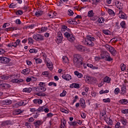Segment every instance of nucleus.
<instances>
[{
	"mask_svg": "<svg viewBox=\"0 0 128 128\" xmlns=\"http://www.w3.org/2000/svg\"><path fill=\"white\" fill-rule=\"evenodd\" d=\"M29 52L31 54H36V52H38V50H36L35 48H32L30 49Z\"/></svg>",
	"mask_w": 128,
	"mask_h": 128,
	"instance_id": "obj_48",
	"label": "nucleus"
},
{
	"mask_svg": "<svg viewBox=\"0 0 128 128\" xmlns=\"http://www.w3.org/2000/svg\"><path fill=\"white\" fill-rule=\"evenodd\" d=\"M104 34H106V36H110V31L108 30H102Z\"/></svg>",
	"mask_w": 128,
	"mask_h": 128,
	"instance_id": "obj_49",
	"label": "nucleus"
},
{
	"mask_svg": "<svg viewBox=\"0 0 128 128\" xmlns=\"http://www.w3.org/2000/svg\"><path fill=\"white\" fill-rule=\"evenodd\" d=\"M57 34V37L56 40V42L57 44H61L64 38V36H62V32H58Z\"/></svg>",
	"mask_w": 128,
	"mask_h": 128,
	"instance_id": "obj_8",
	"label": "nucleus"
},
{
	"mask_svg": "<svg viewBox=\"0 0 128 128\" xmlns=\"http://www.w3.org/2000/svg\"><path fill=\"white\" fill-rule=\"evenodd\" d=\"M32 90V89L31 88H24L23 89L22 92H28V94H30Z\"/></svg>",
	"mask_w": 128,
	"mask_h": 128,
	"instance_id": "obj_39",
	"label": "nucleus"
},
{
	"mask_svg": "<svg viewBox=\"0 0 128 128\" xmlns=\"http://www.w3.org/2000/svg\"><path fill=\"white\" fill-rule=\"evenodd\" d=\"M28 44H34V39L32 38H28Z\"/></svg>",
	"mask_w": 128,
	"mask_h": 128,
	"instance_id": "obj_51",
	"label": "nucleus"
},
{
	"mask_svg": "<svg viewBox=\"0 0 128 128\" xmlns=\"http://www.w3.org/2000/svg\"><path fill=\"white\" fill-rule=\"evenodd\" d=\"M62 78L65 80H72V76L68 74H64L62 76Z\"/></svg>",
	"mask_w": 128,
	"mask_h": 128,
	"instance_id": "obj_16",
	"label": "nucleus"
},
{
	"mask_svg": "<svg viewBox=\"0 0 128 128\" xmlns=\"http://www.w3.org/2000/svg\"><path fill=\"white\" fill-rule=\"evenodd\" d=\"M46 66L50 70H52L54 66H52V62H49V63H47Z\"/></svg>",
	"mask_w": 128,
	"mask_h": 128,
	"instance_id": "obj_35",
	"label": "nucleus"
},
{
	"mask_svg": "<svg viewBox=\"0 0 128 128\" xmlns=\"http://www.w3.org/2000/svg\"><path fill=\"white\" fill-rule=\"evenodd\" d=\"M9 8H16V4H14V3H12L10 4Z\"/></svg>",
	"mask_w": 128,
	"mask_h": 128,
	"instance_id": "obj_54",
	"label": "nucleus"
},
{
	"mask_svg": "<svg viewBox=\"0 0 128 128\" xmlns=\"http://www.w3.org/2000/svg\"><path fill=\"white\" fill-rule=\"evenodd\" d=\"M16 16H22L24 14V11L22 10H18L16 12Z\"/></svg>",
	"mask_w": 128,
	"mask_h": 128,
	"instance_id": "obj_47",
	"label": "nucleus"
},
{
	"mask_svg": "<svg viewBox=\"0 0 128 128\" xmlns=\"http://www.w3.org/2000/svg\"><path fill=\"white\" fill-rule=\"evenodd\" d=\"M121 94H126V86L124 84L121 85Z\"/></svg>",
	"mask_w": 128,
	"mask_h": 128,
	"instance_id": "obj_14",
	"label": "nucleus"
},
{
	"mask_svg": "<svg viewBox=\"0 0 128 128\" xmlns=\"http://www.w3.org/2000/svg\"><path fill=\"white\" fill-rule=\"evenodd\" d=\"M62 62L64 64H68V58L66 56H63Z\"/></svg>",
	"mask_w": 128,
	"mask_h": 128,
	"instance_id": "obj_43",
	"label": "nucleus"
},
{
	"mask_svg": "<svg viewBox=\"0 0 128 128\" xmlns=\"http://www.w3.org/2000/svg\"><path fill=\"white\" fill-rule=\"evenodd\" d=\"M36 96H46V94L42 92H37L36 94Z\"/></svg>",
	"mask_w": 128,
	"mask_h": 128,
	"instance_id": "obj_29",
	"label": "nucleus"
},
{
	"mask_svg": "<svg viewBox=\"0 0 128 128\" xmlns=\"http://www.w3.org/2000/svg\"><path fill=\"white\" fill-rule=\"evenodd\" d=\"M68 124H69L70 126H78V122L76 121L68 122Z\"/></svg>",
	"mask_w": 128,
	"mask_h": 128,
	"instance_id": "obj_36",
	"label": "nucleus"
},
{
	"mask_svg": "<svg viewBox=\"0 0 128 128\" xmlns=\"http://www.w3.org/2000/svg\"><path fill=\"white\" fill-rule=\"evenodd\" d=\"M104 102H110V98H107L105 99H103Z\"/></svg>",
	"mask_w": 128,
	"mask_h": 128,
	"instance_id": "obj_62",
	"label": "nucleus"
},
{
	"mask_svg": "<svg viewBox=\"0 0 128 128\" xmlns=\"http://www.w3.org/2000/svg\"><path fill=\"white\" fill-rule=\"evenodd\" d=\"M32 38L37 42H42L44 40V36L40 34H34Z\"/></svg>",
	"mask_w": 128,
	"mask_h": 128,
	"instance_id": "obj_7",
	"label": "nucleus"
},
{
	"mask_svg": "<svg viewBox=\"0 0 128 128\" xmlns=\"http://www.w3.org/2000/svg\"><path fill=\"white\" fill-rule=\"evenodd\" d=\"M120 122L123 126H126V124H128V121L126 120V119L122 118L120 119Z\"/></svg>",
	"mask_w": 128,
	"mask_h": 128,
	"instance_id": "obj_27",
	"label": "nucleus"
},
{
	"mask_svg": "<svg viewBox=\"0 0 128 128\" xmlns=\"http://www.w3.org/2000/svg\"><path fill=\"white\" fill-rule=\"evenodd\" d=\"M120 68H121V70H122V72H124V70H126V66L124 65V64H121L120 66Z\"/></svg>",
	"mask_w": 128,
	"mask_h": 128,
	"instance_id": "obj_50",
	"label": "nucleus"
},
{
	"mask_svg": "<svg viewBox=\"0 0 128 128\" xmlns=\"http://www.w3.org/2000/svg\"><path fill=\"white\" fill-rule=\"evenodd\" d=\"M48 30V27L46 26H44L42 27L41 28L39 29V34H42V32H46Z\"/></svg>",
	"mask_w": 128,
	"mask_h": 128,
	"instance_id": "obj_22",
	"label": "nucleus"
},
{
	"mask_svg": "<svg viewBox=\"0 0 128 128\" xmlns=\"http://www.w3.org/2000/svg\"><path fill=\"white\" fill-rule=\"evenodd\" d=\"M120 103L122 104H128V100L126 99H121L120 100Z\"/></svg>",
	"mask_w": 128,
	"mask_h": 128,
	"instance_id": "obj_41",
	"label": "nucleus"
},
{
	"mask_svg": "<svg viewBox=\"0 0 128 128\" xmlns=\"http://www.w3.org/2000/svg\"><path fill=\"white\" fill-rule=\"evenodd\" d=\"M42 14H44V11H42L40 10H38L35 12L36 16H42Z\"/></svg>",
	"mask_w": 128,
	"mask_h": 128,
	"instance_id": "obj_20",
	"label": "nucleus"
},
{
	"mask_svg": "<svg viewBox=\"0 0 128 128\" xmlns=\"http://www.w3.org/2000/svg\"><path fill=\"white\" fill-rule=\"evenodd\" d=\"M108 12L111 16L114 17V16H116V13H114V10H112V9L108 8Z\"/></svg>",
	"mask_w": 128,
	"mask_h": 128,
	"instance_id": "obj_28",
	"label": "nucleus"
},
{
	"mask_svg": "<svg viewBox=\"0 0 128 128\" xmlns=\"http://www.w3.org/2000/svg\"><path fill=\"white\" fill-rule=\"evenodd\" d=\"M76 48L78 50H79V52H84L86 50V47L82 46V45H76Z\"/></svg>",
	"mask_w": 128,
	"mask_h": 128,
	"instance_id": "obj_15",
	"label": "nucleus"
},
{
	"mask_svg": "<svg viewBox=\"0 0 128 128\" xmlns=\"http://www.w3.org/2000/svg\"><path fill=\"white\" fill-rule=\"evenodd\" d=\"M87 66H88V68H92V70H98V67L94 66L92 64H88V63L87 64Z\"/></svg>",
	"mask_w": 128,
	"mask_h": 128,
	"instance_id": "obj_30",
	"label": "nucleus"
},
{
	"mask_svg": "<svg viewBox=\"0 0 128 128\" xmlns=\"http://www.w3.org/2000/svg\"><path fill=\"white\" fill-rule=\"evenodd\" d=\"M22 74H23L26 76V74H30V69L28 68H26V69H24L22 72Z\"/></svg>",
	"mask_w": 128,
	"mask_h": 128,
	"instance_id": "obj_33",
	"label": "nucleus"
},
{
	"mask_svg": "<svg viewBox=\"0 0 128 128\" xmlns=\"http://www.w3.org/2000/svg\"><path fill=\"white\" fill-rule=\"evenodd\" d=\"M44 107L42 106L39 108L38 109H37V111L39 112H44Z\"/></svg>",
	"mask_w": 128,
	"mask_h": 128,
	"instance_id": "obj_59",
	"label": "nucleus"
},
{
	"mask_svg": "<svg viewBox=\"0 0 128 128\" xmlns=\"http://www.w3.org/2000/svg\"><path fill=\"white\" fill-rule=\"evenodd\" d=\"M48 86H56V83L54 82H50L48 84Z\"/></svg>",
	"mask_w": 128,
	"mask_h": 128,
	"instance_id": "obj_58",
	"label": "nucleus"
},
{
	"mask_svg": "<svg viewBox=\"0 0 128 128\" xmlns=\"http://www.w3.org/2000/svg\"><path fill=\"white\" fill-rule=\"evenodd\" d=\"M44 124V121L42 120H38L35 122H34V124L36 126V128H38V126H42Z\"/></svg>",
	"mask_w": 128,
	"mask_h": 128,
	"instance_id": "obj_18",
	"label": "nucleus"
},
{
	"mask_svg": "<svg viewBox=\"0 0 128 128\" xmlns=\"http://www.w3.org/2000/svg\"><path fill=\"white\" fill-rule=\"evenodd\" d=\"M94 16V10H90L88 12V18H92Z\"/></svg>",
	"mask_w": 128,
	"mask_h": 128,
	"instance_id": "obj_32",
	"label": "nucleus"
},
{
	"mask_svg": "<svg viewBox=\"0 0 128 128\" xmlns=\"http://www.w3.org/2000/svg\"><path fill=\"white\" fill-rule=\"evenodd\" d=\"M73 64L76 68H80L84 62H82V56L80 54H76L73 56L72 59Z\"/></svg>",
	"mask_w": 128,
	"mask_h": 128,
	"instance_id": "obj_1",
	"label": "nucleus"
},
{
	"mask_svg": "<svg viewBox=\"0 0 128 128\" xmlns=\"http://www.w3.org/2000/svg\"><path fill=\"white\" fill-rule=\"evenodd\" d=\"M10 58L4 56H0V62L2 64H8L10 62Z\"/></svg>",
	"mask_w": 128,
	"mask_h": 128,
	"instance_id": "obj_9",
	"label": "nucleus"
},
{
	"mask_svg": "<svg viewBox=\"0 0 128 128\" xmlns=\"http://www.w3.org/2000/svg\"><path fill=\"white\" fill-rule=\"evenodd\" d=\"M120 88H115L114 90V94H118L120 93Z\"/></svg>",
	"mask_w": 128,
	"mask_h": 128,
	"instance_id": "obj_53",
	"label": "nucleus"
},
{
	"mask_svg": "<svg viewBox=\"0 0 128 128\" xmlns=\"http://www.w3.org/2000/svg\"><path fill=\"white\" fill-rule=\"evenodd\" d=\"M118 17L122 20H128V16L121 10L119 11Z\"/></svg>",
	"mask_w": 128,
	"mask_h": 128,
	"instance_id": "obj_11",
	"label": "nucleus"
},
{
	"mask_svg": "<svg viewBox=\"0 0 128 128\" xmlns=\"http://www.w3.org/2000/svg\"><path fill=\"white\" fill-rule=\"evenodd\" d=\"M74 74H75V76H76L78 78H82L84 76V75H82V74L81 73H80V72H78V71H75L74 72Z\"/></svg>",
	"mask_w": 128,
	"mask_h": 128,
	"instance_id": "obj_25",
	"label": "nucleus"
},
{
	"mask_svg": "<svg viewBox=\"0 0 128 128\" xmlns=\"http://www.w3.org/2000/svg\"><path fill=\"white\" fill-rule=\"evenodd\" d=\"M116 6L119 10H122L124 8V4L118 1L116 2Z\"/></svg>",
	"mask_w": 128,
	"mask_h": 128,
	"instance_id": "obj_17",
	"label": "nucleus"
},
{
	"mask_svg": "<svg viewBox=\"0 0 128 128\" xmlns=\"http://www.w3.org/2000/svg\"><path fill=\"white\" fill-rule=\"evenodd\" d=\"M104 56H102V58H104L105 56L106 60H107V62H112V60L113 59L110 57V53H108V52H104Z\"/></svg>",
	"mask_w": 128,
	"mask_h": 128,
	"instance_id": "obj_10",
	"label": "nucleus"
},
{
	"mask_svg": "<svg viewBox=\"0 0 128 128\" xmlns=\"http://www.w3.org/2000/svg\"><path fill=\"white\" fill-rule=\"evenodd\" d=\"M3 102L6 106H10V104H11L12 102V100H5L3 101Z\"/></svg>",
	"mask_w": 128,
	"mask_h": 128,
	"instance_id": "obj_42",
	"label": "nucleus"
},
{
	"mask_svg": "<svg viewBox=\"0 0 128 128\" xmlns=\"http://www.w3.org/2000/svg\"><path fill=\"white\" fill-rule=\"evenodd\" d=\"M22 112L20 109H16V110H14L13 112V114L18 115L20 114H22Z\"/></svg>",
	"mask_w": 128,
	"mask_h": 128,
	"instance_id": "obj_34",
	"label": "nucleus"
},
{
	"mask_svg": "<svg viewBox=\"0 0 128 128\" xmlns=\"http://www.w3.org/2000/svg\"><path fill=\"white\" fill-rule=\"evenodd\" d=\"M70 32V30L66 26H62L61 28V34H64V36L65 35L66 32Z\"/></svg>",
	"mask_w": 128,
	"mask_h": 128,
	"instance_id": "obj_12",
	"label": "nucleus"
},
{
	"mask_svg": "<svg viewBox=\"0 0 128 128\" xmlns=\"http://www.w3.org/2000/svg\"><path fill=\"white\" fill-rule=\"evenodd\" d=\"M65 38H67L69 42H74V40H76L74 38V35L72 34L71 31L70 30V32H66L65 33V35H64Z\"/></svg>",
	"mask_w": 128,
	"mask_h": 128,
	"instance_id": "obj_6",
	"label": "nucleus"
},
{
	"mask_svg": "<svg viewBox=\"0 0 128 128\" xmlns=\"http://www.w3.org/2000/svg\"><path fill=\"white\" fill-rule=\"evenodd\" d=\"M103 82H107V84H110V78L108 76L105 77L103 80Z\"/></svg>",
	"mask_w": 128,
	"mask_h": 128,
	"instance_id": "obj_37",
	"label": "nucleus"
},
{
	"mask_svg": "<svg viewBox=\"0 0 128 128\" xmlns=\"http://www.w3.org/2000/svg\"><path fill=\"white\" fill-rule=\"evenodd\" d=\"M22 24V21L20 19H16V24Z\"/></svg>",
	"mask_w": 128,
	"mask_h": 128,
	"instance_id": "obj_63",
	"label": "nucleus"
},
{
	"mask_svg": "<svg viewBox=\"0 0 128 128\" xmlns=\"http://www.w3.org/2000/svg\"><path fill=\"white\" fill-rule=\"evenodd\" d=\"M10 78V76L8 75H4L0 77V86H2V80H8Z\"/></svg>",
	"mask_w": 128,
	"mask_h": 128,
	"instance_id": "obj_13",
	"label": "nucleus"
},
{
	"mask_svg": "<svg viewBox=\"0 0 128 128\" xmlns=\"http://www.w3.org/2000/svg\"><path fill=\"white\" fill-rule=\"evenodd\" d=\"M120 26H122V28H126V26L125 21H122L120 23Z\"/></svg>",
	"mask_w": 128,
	"mask_h": 128,
	"instance_id": "obj_46",
	"label": "nucleus"
},
{
	"mask_svg": "<svg viewBox=\"0 0 128 128\" xmlns=\"http://www.w3.org/2000/svg\"><path fill=\"white\" fill-rule=\"evenodd\" d=\"M22 100H20L18 102L15 104L14 106V108H19V106H24Z\"/></svg>",
	"mask_w": 128,
	"mask_h": 128,
	"instance_id": "obj_21",
	"label": "nucleus"
},
{
	"mask_svg": "<svg viewBox=\"0 0 128 128\" xmlns=\"http://www.w3.org/2000/svg\"><path fill=\"white\" fill-rule=\"evenodd\" d=\"M36 64H42V60L40 58H34Z\"/></svg>",
	"mask_w": 128,
	"mask_h": 128,
	"instance_id": "obj_52",
	"label": "nucleus"
},
{
	"mask_svg": "<svg viewBox=\"0 0 128 128\" xmlns=\"http://www.w3.org/2000/svg\"><path fill=\"white\" fill-rule=\"evenodd\" d=\"M16 75H12L10 76V78L12 80L11 82L14 84H18V79L14 78Z\"/></svg>",
	"mask_w": 128,
	"mask_h": 128,
	"instance_id": "obj_23",
	"label": "nucleus"
},
{
	"mask_svg": "<svg viewBox=\"0 0 128 128\" xmlns=\"http://www.w3.org/2000/svg\"><path fill=\"white\" fill-rule=\"evenodd\" d=\"M68 16H72V14H74V12H72V10H69L68 11Z\"/></svg>",
	"mask_w": 128,
	"mask_h": 128,
	"instance_id": "obj_64",
	"label": "nucleus"
},
{
	"mask_svg": "<svg viewBox=\"0 0 128 128\" xmlns=\"http://www.w3.org/2000/svg\"><path fill=\"white\" fill-rule=\"evenodd\" d=\"M39 86L36 87V92H46V88L44 86H46L45 82H40L38 84Z\"/></svg>",
	"mask_w": 128,
	"mask_h": 128,
	"instance_id": "obj_4",
	"label": "nucleus"
},
{
	"mask_svg": "<svg viewBox=\"0 0 128 128\" xmlns=\"http://www.w3.org/2000/svg\"><path fill=\"white\" fill-rule=\"evenodd\" d=\"M110 91L108 90H101L100 92V94H108Z\"/></svg>",
	"mask_w": 128,
	"mask_h": 128,
	"instance_id": "obj_55",
	"label": "nucleus"
},
{
	"mask_svg": "<svg viewBox=\"0 0 128 128\" xmlns=\"http://www.w3.org/2000/svg\"><path fill=\"white\" fill-rule=\"evenodd\" d=\"M84 78H85V81L87 82L88 84H96V78L94 77H92L90 76H84Z\"/></svg>",
	"mask_w": 128,
	"mask_h": 128,
	"instance_id": "obj_3",
	"label": "nucleus"
},
{
	"mask_svg": "<svg viewBox=\"0 0 128 128\" xmlns=\"http://www.w3.org/2000/svg\"><path fill=\"white\" fill-rule=\"evenodd\" d=\"M98 22H99V24H104V18L103 17L100 18L98 20Z\"/></svg>",
	"mask_w": 128,
	"mask_h": 128,
	"instance_id": "obj_44",
	"label": "nucleus"
},
{
	"mask_svg": "<svg viewBox=\"0 0 128 128\" xmlns=\"http://www.w3.org/2000/svg\"><path fill=\"white\" fill-rule=\"evenodd\" d=\"M20 40L19 39L17 40L16 42L12 43V46L14 48H16L18 44H20Z\"/></svg>",
	"mask_w": 128,
	"mask_h": 128,
	"instance_id": "obj_38",
	"label": "nucleus"
},
{
	"mask_svg": "<svg viewBox=\"0 0 128 128\" xmlns=\"http://www.w3.org/2000/svg\"><path fill=\"white\" fill-rule=\"evenodd\" d=\"M66 91L64 90L62 92L61 94H60V96H62V97L66 96Z\"/></svg>",
	"mask_w": 128,
	"mask_h": 128,
	"instance_id": "obj_56",
	"label": "nucleus"
},
{
	"mask_svg": "<svg viewBox=\"0 0 128 128\" xmlns=\"http://www.w3.org/2000/svg\"><path fill=\"white\" fill-rule=\"evenodd\" d=\"M80 106H82V108H86V100H84V99L82 98L80 99Z\"/></svg>",
	"mask_w": 128,
	"mask_h": 128,
	"instance_id": "obj_19",
	"label": "nucleus"
},
{
	"mask_svg": "<svg viewBox=\"0 0 128 128\" xmlns=\"http://www.w3.org/2000/svg\"><path fill=\"white\" fill-rule=\"evenodd\" d=\"M56 13L54 12H50L48 14V16H50V18H56Z\"/></svg>",
	"mask_w": 128,
	"mask_h": 128,
	"instance_id": "obj_31",
	"label": "nucleus"
},
{
	"mask_svg": "<svg viewBox=\"0 0 128 128\" xmlns=\"http://www.w3.org/2000/svg\"><path fill=\"white\" fill-rule=\"evenodd\" d=\"M104 120L109 126H112V120H110V118L104 117Z\"/></svg>",
	"mask_w": 128,
	"mask_h": 128,
	"instance_id": "obj_26",
	"label": "nucleus"
},
{
	"mask_svg": "<svg viewBox=\"0 0 128 128\" xmlns=\"http://www.w3.org/2000/svg\"><path fill=\"white\" fill-rule=\"evenodd\" d=\"M107 50H108L110 52L113 56H115L116 54V48H114V47L110 46L108 44H106L105 46Z\"/></svg>",
	"mask_w": 128,
	"mask_h": 128,
	"instance_id": "obj_5",
	"label": "nucleus"
},
{
	"mask_svg": "<svg viewBox=\"0 0 128 128\" xmlns=\"http://www.w3.org/2000/svg\"><path fill=\"white\" fill-rule=\"evenodd\" d=\"M106 110H103L102 112H100V116H106Z\"/></svg>",
	"mask_w": 128,
	"mask_h": 128,
	"instance_id": "obj_60",
	"label": "nucleus"
},
{
	"mask_svg": "<svg viewBox=\"0 0 128 128\" xmlns=\"http://www.w3.org/2000/svg\"><path fill=\"white\" fill-rule=\"evenodd\" d=\"M42 74L43 76H48L50 75V74L48 73V72L45 71L42 72Z\"/></svg>",
	"mask_w": 128,
	"mask_h": 128,
	"instance_id": "obj_61",
	"label": "nucleus"
},
{
	"mask_svg": "<svg viewBox=\"0 0 128 128\" xmlns=\"http://www.w3.org/2000/svg\"><path fill=\"white\" fill-rule=\"evenodd\" d=\"M1 88H10V86L9 84H2L1 85Z\"/></svg>",
	"mask_w": 128,
	"mask_h": 128,
	"instance_id": "obj_40",
	"label": "nucleus"
},
{
	"mask_svg": "<svg viewBox=\"0 0 128 128\" xmlns=\"http://www.w3.org/2000/svg\"><path fill=\"white\" fill-rule=\"evenodd\" d=\"M34 104H42V100L41 99H35L33 100Z\"/></svg>",
	"mask_w": 128,
	"mask_h": 128,
	"instance_id": "obj_24",
	"label": "nucleus"
},
{
	"mask_svg": "<svg viewBox=\"0 0 128 128\" xmlns=\"http://www.w3.org/2000/svg\"><path fill=\"white\" fill-rule=\"evenodd\" d=\"M25 126H26L27 128H32V125L30 124L28 122H26L25 123Z\"/></svg>",
	"mask_w": 128,
	"mask_h": 128,
	"instance_id": "obj_57",
	"label": "nucleus"
},
{
	"mask_svg": "<svg viewBox=\"0 0 128 128\" xmlns=\"http://www.w3.org/2000/svg\"><path fill=\"white\" fill-rule=\"evenodd\" d=\"M68 23L70 24H78V22H76V20L74 21L72 20H68Z\"/></svg>",
	"mask_w": 128,
	"mask_h": 128,
	"instance_id": "obj_45",
	"label": "nucleus"
},
{
	"mask_svg": "<svg viewBox=\"0 0 128 128\" xmlns=\"http://www.w3.org/2000/svg\"><path fill=\"white\" fill-rule=\"evenodd\" d=\"M96 38L92 35L88 34L86 36L85 44L88 46H94Z\"/></svg>",
	"mask_w": 128,
	"mask_h": 128,
	"instance_id": "obj_2",
	"label": "nucleus"
}]
</instances>
